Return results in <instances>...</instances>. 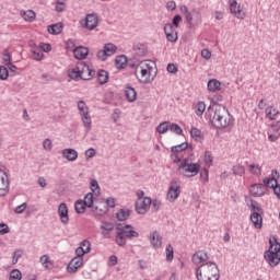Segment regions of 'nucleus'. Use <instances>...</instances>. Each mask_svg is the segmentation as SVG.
<instances>
[{"instance_id": "obj_1", "label": "nucleus", "mask_w": 280, "mask_h": 280, "mask_svg": "<svg viewBox=\"0 0 280 280\" xmlns=\"http://www.w3.org/2000/svg\"><path fill=\"white\" fill-rule=\"evenodd\" d=\"M209 121L214 128H229L233 124V116L224 105H212L207 109Z\"/></svg>"}, {"instance_id": "obj_2", "label": "nucleus", "mask_w": 280, "mask_h": 280, "mask_svg": "<svg viewBox=\"0 0 280 280\" xmlns=\"http://www.w3.org/2000/svg\"><path fill=\"white\" fill-rule=\"evenodd\" d=\"M209 121L214 128H229L233 124V116L224 105H212L207 109Z\"/></svg>"}, {"instance_id": "obj_3", "label": "nucleus", "mask_w": 280, "mask_h": 280, "mask_svg": "<svg viewBox=\"0 0 280 280\" xmlns=\"http://www.w3.org/2000/svg\"><path fill=\"white\" fill-rule=\"evenodd\" d=\"M139 237V232L135 231V228L131 224H121L116 225V238L115 242L117 246H126V240H135Z\"/></svg>"}, {"instance_id": "obj_4", "label": "nucleus", "mask_w": 280, "mask_h": 280, "mask_svg": "<svg viewBox=\"0 0 280 280\" xmlns=\"http://www.w3.org/2000/svg\"><path fill=\"white\" fill-rule=\"evenodd\" d=\"M196 275L198 280H220V269L213 261L201 264Z\"/></svg>"}, {"instance_id": "obj_5", "label": "nucleus", "mask_w": 280, "mask_h": 280, "mask_svg": "<svg viewBox=\"0 0 280 280\" xmlns=\"http://www.w3.org/2000/svg\"><path fill=\"white\" fill-rule=\"evenodd\" d=\"M269 249L265 252L264 259L271 268H275V266H279L280 261V243L277 237H273L269 240Z\"/></svg>"}, {"instance_id": "obj_6", "label": "nucleus", "mask_w": 280, "mask_h": 280, "mask_svg": "<svg viewBox=\"0 0 280 280\" xmlns=\"http://www.w3.org/2000/svg\"><path fill=\"white\" fill-rule=\"evenodd\" d=\"M178 172L182 176L194 178V176H198V173L200 172V164L184 159L178 166Z\"/></svg>"}, {"instance_id": "obj_7", "label": "nucleus", "mask_w": 280, "mask_h": 280, "mask_svg": "<svg viewBox=\"0 0 280 280\" xmlns=\"http://www.w3.org/2000/svg\"><path fill=\"white\" fill-rule=\"evenodd\" d=\"M249 209L252 211L250 220L255 229H261L264 224V219L261 218V213H264V210H261V206L259 205V202L252 200L249 205Z\"/></svg>"}, {"instance_id": "obj_8", "label": "nucleus", "mask_w": 280, "mask_h": 280, "mask_svg": "<svg viewBox=\"0 0 280 280\" xmlns=\"http://www.w3.org/2000/svg\"><path fill=\"white\" fill-rule=\"evenodd\" d=\"M79 115H81V119L83 121V126L85 128V132H91V114H89V106L84 101L78 102Z\"/></svg>"}, {"instance_id": "obj_9", "label": "nucleus", "mask_w": 280, "mask_h": 280, "mask_svg": "<svg viewBox=\"0 0 280 280\" xmlns=\"http://www.w3.org/2000/svg\"><path fill=\"white\" fill-rule=\"evenodd\" d=\"M152 205V198L145 197L140 198L136 201V211L139 213V215H143L144 213H148V209H150Z\"/></svg>"}, {"instance_id": "obj_10", "label": "nucleus", "mask_w": 280, "mask_h": 280, "mask_svg": "<svg viewBox=\"0 0 280 280\" xmlns=\"http://www.w3.org/2000/svg\"><path fill=\"white\" fill-rule=\"evenodd\" d=\"M180 196V184L176 180L171 182V186L168 188L166 199L170 202H175Z\"/></svg>"}, {"instance_id": "obj_11", "label": "nucleus", "mask_w": 280, "mask_h": 280, "mask_svg": "<svg viewBox=\"0 0 280 280\" xmlns=\"http://www.w3.org/2000/svg\"><path fill=\"white\" fill-rule=\"evenodd\" d=\"M78 70L80 71L81 80H91L95 75V70L91 69L84 61L78 62Z\"/></svg>"}, {"instance_id": "obj_12", "label": "nucleus", "mask_w": 280, "mask_h": 280, "mask_svg": "<svg viewBox=\"0 0 280 280\" xmlns=\"http://www.w3.org/2000/svg\"><path fill=\"white\" fill-rule=\"evenodd\" d=\"M117 51L115 44L108 43L104 45L103 50H98L97 58L103 62L107 60L108 56H113Z\"/></svg>"}, {"instance_id": "obj_13", "label": "nucleus", "mask_w": 280, "mask_h": 280, "mask_svg": "<svg viewBox=\"0 0 280 280\" xmlns=\"http://www.w3.org/2000/svg\"><path fill=\"white\" fill-rule=\"evenodd\" d=\"M230 12L241 21L246 19V12L242 10V5L237 4V0H230Z\"/></svg>"}, {"instance_id": "obj_14", "label": "nucleus", "mask_w": 280, "mask_h": 280, "mask_svg": "<svg viewBox=\"0 0 280 280\" xmlns=\"http://www.w3.org/2000/svg\"><path fill=\"white\" fill-rule=\"evenodd\" d=\"M10 192V180L5 172H0V198Z\"/></svg>"}, {"instance_id": "obj_15", "label": "nucleus", "mask_w": 280, "mask_h": 280, "mask_svg": "<svg viewBox=\"0 0 280 280\" xmlns=\"http://www.w3.org/2000/svg\"><path fill=\"white\" fill-rule=\"evenodd\" d=\"M58 215L62 224H69V208L67 203L61 202L58 207Z\"/></svg>"}, {"instance_id": "obj_16", "label": "nucleus", "mask_w": 280, "mask_h": 280, "mask_svg": "<svg viewBox=\"0 0 280 280\" xmlns=\"http://www.w3.org/2000/svg\"><path fill=\"white\" fill-rule=\"evenodd\" d=\"M84 264V260L82 258H72L71 261L67 266V271L70 275H73L78 272V268H81V266Z\"/></svg>"}, {"instance_id": "obj_17", "label": "nucleus", "mask_w": 280, "mask_h": 280, "mask_svg": "<svg viewBox=\"0 0 280 280\" xmlns=\"http://www.w3.org/2000/svg\"><path fill=\"white\" fill-rule=\"evenodd\" d=\"M277 178H279V172L272 171L271 177L264 178L262 183L264 185H266V187H270L271 189L275 190L276 187H279Z\"/></svg>"}, {"instance_id": "obj_18", "label": "nucleus", "mask_w": 280, "mask_h": 280, "mask_svg": "<svg viewBox=\"0 0 280 280\" xmlns=\"http://www.w3.org/2000/svg\"><path fill=\"white\" fill-rule=\"evenodd\" d=\"M98 18L97 14L95 13H90L85 16V27L86 30H94L97 27L98 23Z\"/></svg>"}, {"instance_id": "obj_19", "label": "nucleus", "mask_w": 280, "mask_h": 280, "mask_svg": "<svg viewBox=\"0 0 280 280\" xmlns=\"http://www.w3.org/2000/svg\"><path fill=\"white\" fill-rule=\"evenodd\" d=\"M209 259V255L205 250H198L192 255V262L198 266L205 264Z\"/></svg>"}, {"instance_id": "obj_20", "label": "nucleus", "mask_w": 280, "mask_h": 280, "mask_svg": "<svg viewBox=\"0 0 280 280\" xmlns=\"http://www.w3.org/2000/svg\"><path fill=\"white\" fill-rule=\"evenodd\" d=\"M81 246H86V248L78 247L75 249V255L78 256L77 258L79 259H82V257H84L86 253H91V242H89L88 240H84L83 242H81Z\"/></svg>"}, {"instance_id": "obj_21", "label": "nucleus", "mask_w": 280, "mask_h": 280, "mask_svg": "<svg viewBox=\"0 0 280 280\" xmlns=\"http://www.w3.org/2000/svg\"><path fill=\"white\" fill-rule=\"evenodd\" d=\"M145 68L141 67V78L143 79L142 82L143 84H148L150 82H152L153 79L150 78V75H152V67L150 66V63H145Z\"/></svg>"}, {"instance_id": "obj_22", "label": "nucleus", "mask_w": 280, "mask_h": 280, "mask_svg": "<svg viewBox=\"0 0 280 280\" xmlns=\"http://www.w3.org/2000/svg\"><path fill=\"white\" fill-rule=\"evenodd\" d=\"M149 240L153 248H161V246L163 245V238L161 237V234H159L158 231L152 232L151 235L149 236Z\"/></svg>"}, {"instance_id": "obj_23", "label": "nucleus", "mask_w": 280, "mask_h": 280, "mask_svg": "<svg viewBox=\"0 0 280 280\" xmlns=\"http://www.w3.org/2000/svg\"><path fill=\"white\" fill-rule=\"evenodd\" d=\"M73 56L77 60H84L89 56V48L79 46L73 49Z\"/></svg>"}, {"instance_id": "obj_24", "label": "nucleus", "mask_w": 280, "mask_h": 280, "mask_svg": "<svg viewBox=\"0 0 280 280\" xmlns=\"http://www.w3.org/2000/svg\"><path fill=\"white\" fill-rule=\"evenodd\" d=\"M62 156L67 161L73 162L78 160V151L75 149H63Z\"/></svg>"}, {"instance_id": "obj_25", "label": "nucleus", "mask_w": 280, "mask_h": 280, "mask_svg": "<svg viewBox=\"0 0 280 280\" xmlns=\"http://www.w3.org/2000/svg\"><path fill=\"white\" fill-rule=\"evenodd\" d=\"M116 69H126L128 67V57L126 55L117 56L115 59Z\"/></svg>"}, {"instance_id": "obj_26", "label": "nucleus", "mask_w": 280, "mask_h": 280, "mask_svg": "<svg viewBox=\"0 0 280 280\" xmlns=\"http://www.w3.org/2000/svg\"><path fill=\"white\" fill-rule=\"evenodd\" d=\"M116 218L117 220H119V222H126V220L130 218V209L128 208L119 209L116 213Z\"/></svg>"}, {"instance_id": "obj_27", "label": "nucleus", "mask_w": 280, "mask_h": 280, "mask_svg": "<svg viewBox=\"0 0 280 280\" xmlns=\"http://www.w3.org/2000/svg\"><path fill=\"white\" fill-rule=\"evenodd\" d=\"M249 194L254 196L255 198H259V196H264V188L261 187V184H254L249 188Z\"/></svg>"}, {"instance_id": "obj_28", "label": "nucleus", "mask_w": 280, "mask_h": 280, "mask_svg": "<svg viewBox=\"0 0 280 280\" xmlns=\"http://www.w3.org/2000/svg\"><path fill=\"white\" fill-rule=\"evenodd\" d=\"M125 95L129 102H137V90L135 88L128 85L125 89Z\"/></svg>"}, {"instance_id": "obj_29", "label": "nucleus", "mask_w": 280, "mask_h": 280, "mask_svg": "<svg viewBox=\"0 0 280 280\" xmlns=\"http://www.w3.org/2000/svg\"><path fill=\"white\" fill-rule=\"evenodd\" d=\"M265 113H266V117H268V119H270L271 121H273L275 119H277V117H279V112L273 106L267 107Z\"/></svg>"}, {"instance_id": "obj_30", "label": "nucleus", "mask_w": 280, "mask_h": 280, "mask_svg": "<svg viewBox=\"0 0 280 280\" xmlns=\"http://www.w3.org/2000/svg\"><path fill=\"white\" fill-rule=\"evenodd\" d=\"M220 86H222V83H220V81L215 79L208 81V91H211L212 93H215V91H220Z\"/></svg>"}, {"instance_id": "obj_31", "label": "nucleus", "mask_w": 280, "mask_h": 280, "mask_svg": "<svg viewBox=\"0 0 280 280\" xmlns=\"http://www.w3.org/2000/svg\"><path fill=\"white\" fill-rule=\"evenodd\" d=\"M68 75L71 80H75V82H80L81 74H80V70L78 69V63L74 68L68 71Z\"/></svg>"}, {"instance_id": "obj_32", "label": "nucleus", "mask_w": 280, "mask_h": 280, "mask_svg": "<svg viewBox=\"0 0 280 280\" xmlns=\"http://www.w3.org/2000/svg\"><path fill=\"white\" fill-rule=\"evenodd\" d=\"M205 110H207V105L205 104V102L199 101L195 105V113H196L197 117H202V115L205 114Z\"/></svg>"}, {"instance_id": "obj_33", "label": "nucleus", "mask_w": 280, "mask_h": 280, "mask_svg": "<svg viewBox=\"0 0 280 280\" xmlns=\"http://www.w3.org/2000/svg\"><path fill=\"white\" fill-rule=\"evenodd\" d=\"M190 137L195 140V141H203V137H202V131H200V129L192 127L190 129Z\"/></svg>"}, {"instance_id": "obj_34", "label": "nucleus", "mask_w": 280, "mask_h": 280, "mask_svg": "<svg viewBox=\"0 0 280 280\" xmlns=\"http://www.w3.org/2000/svg\"><path fill=\"white\" fill-rule=\"evenodd\" d=\"M21 16L24 19V21L32 23V21L36 19V13L33 10L21 11Z\"/></svg>"}, {"instance_id": "obj_35", "label": "nucleus", "mask_w": 280, "mask_h": 280, "mask_svg": "<svg viewBox=\"0 0 280 280\" xmlns=\"http://www.w3.org/2000/svg\"><path fill=\"white\" fill-rule=\"evenodd\" d=\"M97 80L100 84H106L108 82V71L98 70L97 71Z\"/></svg>"}, {"instance_id": "obj_36", "label": "nucleus", "mask_w": 280, "mask_h": 280, "mask_svg": "<svg viewBox=\"0 0 280 280\" xmlns=\"http://www.w3.org/2000/svg\"><path fill=\"white\" fill-rule=\"evenodd\" d=\"M62 32V23H57L48 26V33L52 35H58Z\"/></svg>"}, {"instance_id": "obj_37", "label": "nucleus", "mask_w": 280, "mask_h": 280, "mask_svg": "<svg viewBox=\"0 0 280 280\" xmlns=\"http://www.w3.org/2000/svg\"><path fill=\"white\" fill-rule=\"evenodd\" d=\"M93 198H94L93 192H88V194L84 196L83 203H84L89 209H93V208L95 207V206L93 205Z\"/></svg>"}, {"instance_id": "obj_38", "label": "nucleus", "mask_w": 280, "mask_h": 280, "mask_svg": "<svg viewBox=\"0 0 280 280\" xmlns=\"http://www.w3.org/2000/svg\"><path fill=\"white\" fill-rule=\"evenodd\" d=\"M74 209L78 213L82 214L86 212V203L83 200H78L74 203Z\"/></svg>"}, {"instance_id": "obj_39", "label": "nucleus", "mask_w": 280, "mask_h": 280, "mask_svg": "<svg viewBox=\"0 0 280 280\" xmlns=\"http://www.w3.org/2000/svg\"><path fill=\"white\" fill-rule=\"evenodd\" d=\"M187 148H189V143L184 142V143L177 144L175 147H172L171 152H173L174 154H176L178 152H185V150H187Z\"/></svg>"}, {"instance_id": "obj_40", "label": "nucleus", "mask_w": 280, "mask_h": 280, "mask_svg": "<svg viewBox=\"0 0 280 280\" xmlns=\"http://www.w3.org/2000/svg\"><path fill=\"white\" fill-rule=\"evenodd\" d=\"M133 51H136L137 56H145V54L148 52L143 44H135Z\"/></svg>"}, {"instance_id": "obj_41", "label": "nucleus", "mask_w": 280, "mask_h": 280, "mask_svg": "<svg viewBox=\"0 0 280 280\" xmlns=\"http://www.w3.org/2000/svg\"><path fill=\"white\" fill-rule=\"evenodd\" d=\"M232 172L234 176H244V174L246 173V168L241 164H236L232 167Z\"/></svg>"}, {"instance_id": "obj_42", "label": "nucleus", "mask_w": 280, "mask_h": 280, "mask_svg": "<svg viewBox=\"0 0 280 280\" xmlns=\"http://www.w3.org/2000/svg\"><path fill=\"white\" fill-rule=\"evenodd\" d=\"M248 172L249 174H254V176H261V166H259V164H250Z\"/></svg>"}, {"instance_id": "obj_43", "label": "nucleus", "mask_w": 280, "mask_h": 280, "mask_svg": "<svg viewBox=\"0 0 280 280\" xmlns=\"http://www.w3.org/2000/svg\"><path fill=\"white\" fill-rule=\"evenodd\" d=\"M167 130H170V121H163L156 127V132H159V135H165Z\"/></svg>"}, {"instance_id": "obj_44", "label": "nucleus", "mask_w": 280, "mask_h": 280, "mask_svg": "<svg viewBox=\"0 0 280 280\" xmlns=\"http://www.w3.org/2000/svg\"><path fill=\"white\" fill-rule=\"evenodd\" d=\"M43 56H44L43 50L35 46L34 49L32 50L33 60L40 61L43 59Z\"/></svg>"}, {"instance_id": "obj_45", "label": "nucleus", "mask_w": 280, "mask_h": 280, "mask_svg": "<svg viewBox=\"0 0 280 280\" xmlns=\"http://www.w3.org/2000/svg\"><path fill=\"white\" fill-rule=\"evenodd\" d=\"M101 231H109L113 233V231H115V224H113V222L104 221L101 224Z\"/></svg>"}, {"instance_id": "obj_46", "label": "nucleus", "mask_w": 280, "mask_h": 280, "mask_svg": "<svg viewBox=\"0 0 280 280\" xmlns=\"http://www.w3.org/2000/svg\"><path fill=\"white\" fill-rule=\"evenodd\" d=\"M165 250H166V261H172V259H174V247L172 246V244H168Z\"/></svg>"}, {"instance_id": "obj_47", "label": "nucleus", "mask_w": 280, "mask_h": 280, "mask_svg": "<svg viewBox=\"0 0 280 280\" xmlns=\"http://www.w3.org/2000/svg\"><path fill=\"white\" fill-rule=\"evenodd\" d=\"M23 277V275L21 273V270L19 269H13L11 272H10V278L9 280H21Z\"/></svg>"}, {"instance_id": "obj_48", "label": "nucleus", "mask_w": 280, "mask_h": 280, "mask_svg": "<svg viewBox=\"0 0 280 280\" xmlns=\"http://www.w3.org/2000/svg\"><path fill=\"white\" fill-rule=\"evenodd\" d=\"M107 211L108 208H101L100 206H94L92 209V212L95 213L96 215H104L105 213H107Z\"/></svg>"}, {"instance_id": "obj_49", "label": "nucleus", "mask_w": 280, "mask_h": 280, "mask_svg": "<svg viewBox=\"0 0 280 280\" xmlns=\"http://www.w3.org/2000/svg\"><path fill=\"white\" fill-rule=\"evenodd\" d=\"M171 132H174L175 135H183V128L178 126L177 124H170V129Z\"/></svg>"}, {"instance_id": "obj_50", "label": "nucleus", "mask_w": 280, "mask_h": 280, "mask_svg": "<svg viewBox=\"0 0 280 280\" xmlns=\"http://www.w3.org/2000/svg\"><path fill=\"white\" fill-rule=\"evenodd\" d=\"M200 179L201 183H209V171L207 168H202L200 171Z\"/></svg>"}, {"instance_id": "obj_51", "label": "nucleus", "mask_w": 280, "mask_h": 280, "mask_svg": "<svg viewBox=\"0 0 280 280\" xmlns=\"http://www.w3.org/2000/svg\"><path fill=\"white\" fill-rule=\"evenodd\" d=\"M9 75L10 72L8 71V68H5V66H0V80H8Z\"/></svg>"}, {"instance_id": "obj_52", "label": "nucleus", "mask_w": 280, "mask_h": 280, "mask_svg": "<svg viewBox=\"0 0 280 280\" xmlns=\"http://www.w3.org/2000/svg\"><path fill=\"white\" fill-rule=\"evenodd\" d=\"M21 257H23V252L21 249L15 250L13 253L12 264H19V259H21Z\"/></svg>"}, {"instance_id": "obj_53", "label": "nucleus", "mask_w": 280, "mask_h": 280, "mask_svg": "<svg viewBox=\"0 0 280 280\" xmlns=\"http://www.w3.org/2000/svg\"><path fill=\"white\" fill-rule=\"evenodd\" d=\"M2 60H3L5 66L12 63V56H10V52L8 50L3 51Z\"/></svg>"}, {"instance_id": "obj_54", "label": "nucleus", "mask_w": 280, "mask_h": 280, "mask_svg": "<svg viewBox=\"0 0 280 280\" xmlns=\"http://www.w3.org/2000/svg\"><path fill=\"white\" fill-rule=\"evenodd\" d=\"M43 148L44 150H47L48 152H50V150L54 148V143L51 142V139L49 138L45 139L43 142Z\"/></svg>"}, {"instance_id": "obj_55", "label": "nucleus", "mask_w": 280, "mask_h": 280, "mask_svg": "<svg viewBox=\"0 0 280 280\" xmlns=\"http://www.w3.org/2000/svg\"><path fill=\"white\" fill-rule=\"evenodd\" d=\"M166 39L170 43H176V40H178V33L175 31V33H168L166 34Z\"/></svg>"}, {"instance_id": "obj_56", "label": "nucleus", "mask_w": 280, "mask_h": 280, "mask_svg": "<svg viewBox=\"0 0 280 280\" xmlns=\"http://www.w3.org/2000/svg\"><path fill=\"white\" fill-rule=\"evenodd\" d=\"M175 32H176V28H174V25L172 23L165 24V26H164V34L165 35L173 34Z\"/></svg>"}, {"instance_id": "obj_57", "label": "nucleus", "mask_w": 280, "mask_h": 280, "mask_svg": "<svg viewBox=\"0 0 280 280\" xmlns=\"http://www.w3.org/2000/svg\"><path fill=\"white\" fill-rule=\"evenodd\" d=\"M65 8H67V4L62 1H57V4L55 7L56 12H65Z\"/></svg>"}, {"instance_id": "obj_58", "label": "nucleus", "mask_w": 280, "mask_h": 280, "mask_svg": "<svg viewBox=\"0 0 280 280\" xmlns=\"http://www.w3.org/2000/svg\"><path fill=\"white\" fill-rule=\"evenodd\" d=\"M40 264L44 266V268H49V256L43 255L39 258Z\"/></svg>"}, {"instance_id": "obj_59", "label": "nucleus", "mask_w": 280, "mask_h": 280, "mask_svg": "<svg viewBox=\"0 0 280 280\" xmlns=\"http://www.w3.org/2000/svg\"><path fill=\"white\" fill-rule=\"evenodd\" d=\"M90 187H91L92 194H95V191H97V189H100V183H97V179H92Z\"/></svg>"}, {"instance_id": "obj_60", "label": "nucleus", "mask_w": 280, "mask_h": 280, "mask_svg": "<svg viewBox=\"0 0 280 280\" xmlns=\"http://www.w3.org/2000/svg\"><path fill=\"white\" fill-rule=\"evenodd\" d=\"M10 233V228L5 223H0V235H5Z\"/></svg>"}, {"instance_id": "obj_61", "label": "nucleus", "mask_w": 280, "mask_h": 280, "mask_svg": "<svg viewBox=\"0 0 280 280\" xmlns=\"http://www.w3.org/2000/svg\"><path fill=\"white\" fill-rule=\"evenodd\" d=\"M166 71H168V73H178V68L174 63H168Z\"/></svg>"}, {"instance_id": "obj_62", "label": "nucleus", "mask_w": 280, "mask_h": 280, "mask_svg": "<svg viewBox=\"0 0 280 280\" xmlns=\"http://www.w3.org/2000/svg\"><path fill=\"white\" fill-rule=\"evenodd\" d=\"M27 209V203H22L14 209V213H23Z\"/></svg>"}, {"instance_id": "obj_63", "label": "nucleus", "mask_w": 280, "mask_h": 280, "mask_svg": "<svg viewBox=\"0 0 280 280\" xmlns=\"http://www.w3.org/2000/svg\"><path fill=\"white\" fill-rule=\"evenodd\" d=\"M180 21H183V16H180V15H175L174 18H173V27H178V25L180 24Z\"/></svg>"}, {"instance_id": "obj_64", "label": "nucleus", "mask_w": 280, "mask_h": 280, "mask_svg": "<svg viewBox=\"0 0 280 280\" xmlns=\"http://www.w3.org/2000/svg\"><path fill=\"white\" fill-rule=\"evenodd\" d=\"M43 51H45L46 54H49V51H51V45L49 44H40V48H39Z\"/></svg>"}]
</instances>
